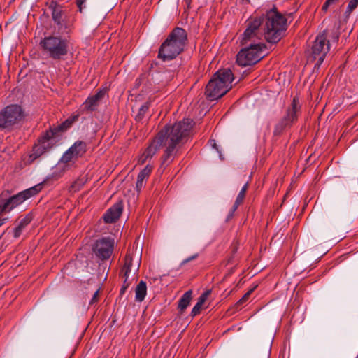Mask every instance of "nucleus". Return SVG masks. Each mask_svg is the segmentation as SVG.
<instances>
[{
	"instance_id": "6ab92c4d",
	"label": "nucleus",
	"mask_w": 358,
	"mask_h": 358,
	"mask_svg": "<svg viewBox=\"0 0 358 358\" xmlns=\"http://www.w3.org/2000/svg\"><path fill=\"white\" fill-rule=\"evenodd\" d=\"M32 215L27 214L24 217L22 218L17 224V226L13 230V236L15 238H17L22 234L24 229L31 222Z\"/></svg>"
},
{
	"instance_id": "dca6fc26",
	"label": "nucleus",
	"mask_w": 358,
	"mask_h": 358,
	"mask_svg": "<svg viewBox=\"0 0 358 358\" xmlns=\"http://www.w3.org/2000/svg\"><path fill=\"white\" fill-rule=\"evenodd\" d=\"M105 93V90H99L94 95L88 97L84 103L85 109L91 112L94 111L104 96Z\"/></svg>"
},
{
	"instance_id": "aec40b11",
	"label": "nucleus",
	"mask_w": 358,
	"mask_h": 358,
	"mask_svg": "<svg viewBox=\"0 0 358 358\" xmlns=\"http://www.w3.org/2000/svg\"><path fill=\"white\" fill-rule=\"evenodd\" d=\"M69 149L74 154V156L78 159L82 157L87 151V143L82 141H76Z\"/></svg>"
},
{
	"instance_id": "2eb2a0df",
	"label": "nucleus",
	"mask_w": 358,
	"mask_h": 358,
	"mask_svg": "<svg viewBox=\"0 0 358 358\" xmlns=\"http://www.w3.org/2000/svg\"><path fill=\"white\" fill-rule=\"evenodd\" d=\"M123 202L119 201L110 207L103 215V220L106 223H113L120 217L123 210Z\"/></svg>"
},
{
	"instance_id": "6e6552de",
	"label": "nucleus",
	"mask_w": 358,
	"mask_h": 358,
	"mask_svg": "<svg viewBox=\"0 0 358 358\" xmlns=\"http://www.w3.org/2000/svg\"><path fill=\"white\" fill-rule=\"evenodd\" d=\"M264 20L261 16L250 17L245 22V30L242 34L241 43L247 45L249 42H262L264 39Z\"/></svg>"
},
{
	"instance_id": "c85d7f7f",
	"label": "nucleus",
	"mask_w": 358,
	"mask_h": 358,
	"mask_svg": "<svg viewBox=\"0 0 358 358\" xmlns=\"http://www.w3.org/2000/svg\"><path fill=\"white\" fill-rule=\"evenodd\" d=\"M255 288H252L251 289H250L249 291H248L243 296V297L239 299L238 301V302L236 303V306H241L242 304H243L249 298V296H250V294L253 292Z\"/></svg>"
},
{
	"instance_id": "0eeeda50",
	"label": "nucleus",
	"mask_w": 358,
	"mask_h": 358,
	"mask_svg": "<svg viewBox=\"0 0 358 358\" xmlns=\"http://www.w3.org/2000/svg\"><path fill=\"white\" fill-rule=\"evenodd\" d=\"M24 117V113L18 104H10L0 111V130L11 131Z\"/></svg>"
},
{
	"instance_id": "a878e982",
	"label": "nucleus",
	"mask_w": 358,
	"mask_h": 358,
	"mask_svg": "<svg viewBox=\"0 0 358 358\" xmlns=\"http://www.w3.org/2000/svg\"><path fill=\"white\" fill-rule=\"evenodd\" d=\"M237 250H238V245H237V243L233 244V245L231 247V255H230V257L227 259V263L228 264H234V263H236V254L237 252Z\"/></svg>"
},
{
	"instance_id": "9d476101",
	"label": "nucleus",
	"mask_w": 358,
	"mask_h": 358,
	"mask_svg": "<svg viewBox=\"0 0 358 358\" xmlns=\"http://www.w3.org/2000/svg\"><path fill=\"white\" fill-rule=\"evenodd\" d=\"M49 8L51 10L52 19L57 27L58 33H69L73 28L74 17L54 1L51 2Z\"/></svg>"
},
{
	"instance_id": "423d86ee",
	"label": "nucleus",
	"mask_w": 358,
	"mask_h": 358,
	"mask_svg": "<svg viewBox=\"0 0 358 358\" xmlns=\"http://www.w3.org/2000/svg\"><path fill=\"white\" fill-rule=\"evenodd\" d=\"M49 178H50L48 177L43 182L15 195L9 196L8 192H2L0 194V215L10 212L27 199L37 194L41 191L43 185L47 182Z\"/></svg>"
},
{
	"instance_id": "b1692460",
	"label": "nucleus",
	"mask_w": 358,
	"mask_h": 358,
	"mask_svg": "<svg viewBox=\"0 0 358 358\" xmlns=\"http://www.w3.org/2000/svg\"><path fill=\"white\" fill-rule=\"evenodd\" d=\"M150 102L146 101L140 107V108L138 109V112L135 117V120L136 121L140 122L144 118L145 113L148 112L150 108Z\"/></svg>"
},
{
	"instance_id": "39448f33",
	"label": "nucleus",
	"mask_w": 358,
	"mask_h": 358,
	"mask_svg": "<svg viewBox=\"0 0 358 358\" xmlns=\"http://www.w3.org/2000/svg\"><path fill=\"white\" fill-rule=\"evenodd\" d=\"M234 75L229 69L217 71L206 87L205 94L210 100H216L224 96L231 88Z\"/></svg>"
},
{
	"instance_id": "393cba45",
	"label": "nucleus",
	"mask_w": 358,
	"mask_h": 358,
	"mask_svg": "<svg viewBox=\"0 0 358 358\" xmlns=\"http://www.w3.org/2000/svg\"><path fill=\"white\" fill-rule=\"evenodd\" d=\"M77 158L74 156V154L72 151L69 148L62 156L59 164H68L72 162L73 159H76Z\"/></svg>"
},
{
	"instance_id": "2f4dec72",
	"label": "nucleus",
	"mask_w": 358,
	"mask_h": 358,
	"mask_svg": "<svg viewBox=\"0 0 358 358\" xmlns=\"http://www.w3.org/2000/svg\"><path fill=\"white\" fill-rule=\"evenodd\" d=\"M201 308L202 306L196 303L192 310L191 315L192 317L197 315L200 313Z\"/></svg>"
},
{
	"instance_id": "58836bf2",
	"label": "nucleus",
	"mask_w": 358,
	"mask_h": 358,
	"mask_svg": "<svg viewBox=\"0 0 358 358\" xmlns=\"http://www.w3.org/2000/svg\"><path fill=\"white\" fill-rule=\"evenodd\" d=\"M248 188V182H247L241 188V191L244 192L246 193V191Z\"/></svg>"
},
{
	"instance_id": "4be33fe9",
	"label": "nucleus",
	"mask_w": 358,
	"mask_h": 358,
	"mask_svg": "<svg viewBox=\"0 0 358 358\" xmlns=\"http://www.w3.org/2000/svg\"><path fill=\"white\" fill-rule=\"evenodd\" d=\"M135 293L136 301L141 302L144 300L147 294V285L144 281L141 280L139 282L136 287Z\"/></svg>"
},
{
	"instance_id": "bb28decb",
	"label": "nucleus",
	"mask_w": 358,
	"mask_h": 358,
	"mask_svg": "<svg viewBox=\"0 0 358 358\" xmlns=\"http://www.w3.org/2000/svg\"><path fill=\"white\" fill-rule=\"evenodd\" d=\"M245 196V192L240 191L236 201L234 203V210H236L238 207L243 203Z\"/></svg>"
},
{
	"instance_id": "5701e85b",
	"label": "nucleus",
	"mask_w": 358,
	"mask_h": 358,
	"mask_svg": "<svg viewBox=\"0 0 358 358\" xmlns=\"http://www.w3.org/2000/svg\"><path fill=\"white\" fill-rule=\"evenodd\" d=\"M192 291L188 290L186 292L178 301V308L181 312H183L189 305L192 300Z\"/></svg>"
},
{
	"instance_id": "ea45409f",
	"label": "nucleus",
	"mask_w": 358,
	"mask_h": 358,
	"mask_svg": "<svg viewBox=\"0 0 358 358\" xmlns=\"http://www.w3.org/2000/svg\"><path fill=\"white\" fill-rule=\"evenodd\" d=\"M6 220H7V218H1L0 219V227L2 226L5 223Z\"/></svg>"
},
{
	"instance_id": "1a4fd4ad",
	"label": "nucleus",
	"mask_w": 358,
	"mask_h": 358,
	"mask_svg": "<svg viewBox=\"0 0 358 358\" xmlns=\"http://www.w3.org/2000/svg\"><path fill=\"white\" fill-rule=\"evenodd\" d=\"M242 48L236 56V62L242 66H251L257 63L264 57L262 50L266 45L262 42H249Z\"/></svg>"
},
{
	"instance_id": "72a5a7b5",
	"label": "nucleus",
	"mask_w": 358,
	"mask_h": 358,
	"mask_svg": "<svg viewBox=\"0 0 358 358\" xmlns=\"http://www.w3.org/2000/svg\"><path fill=\"white\" fill-rule=\"evenodd\" d=\"M99 289H98L94 294L91 301H90V305H92L94 304V303L97 302L98 301V299H99Z\"/></svg>"
},
{
	"instance_id": "7ed1b4c3",
	"label": "nucleus",
	"mask_w": 358,
	"mask_h": 358,
	"mask_svg": "<svg viewBox=\"0 0 358 358\" xmlns=\"http://www.w3.org/2000/svg\"><path fill=\"white\" fill-rule=\"evenodd\" d=\"M187 42V34L180 27H176L161 44L157 57L163 62L175 59L185 49Z\"/></svg>"
},
{
	"instance_id": "4468645a",
	"label": "nucleus",
	"mask_w": 358,
	"mask_h": 358,
	"mask_svg": "<svg viewBox=\"0 0 358 358\" xmlns=\"http://www.w3.org/2000/svg\"><path fill=\"white\" fill-rule=\"evenodd\" d=\"M115 240L111 237H102L96 241L93 246V252L101 260H108L113 255Z\"/></svg>"
},
{
	"instance_id": "ddd939ff",
	"label": "nucleus",
	"mask_w": 358,
	"mask_h": 358,
	"mask_svg": "<svg viewBox=\"0 0 358 358\" xmlns=\"http://www.w3.org/2000/svg\"><path fill=\"white\" fill-rule=\"evenodd\" d=\"M301 105L297 97H294L291 106L287 108L285 115L275 125L273 134L278 136L287 128L289 127L298 118V113Z\"/></svg>"
},
{
	"instance_id": "f8f14e48",
	"label": "nucleus",
	"mask_w": 358,
	"mask_h": 358,
	"mask_svg": "<svg viewBox=\"0 0 358 358\" xmlns=\"http://www.w3.org/2000/svg\"><path fill=\"white\" fill-rule=\"evenodd\" d=\"M329 41H327V30L319 34L313 42L309 59L315 61V67L319 68L329 51Z\"/></svg>"
},
{
	"instance_id": "7c9ffc66",
	"label": "nucleus",
	"mask_w": 358,
	"mask_h": 358,
	"mask_svg": "<svg viewBox=\"0 0 358 358\" xmlns=\"http://www.w3.org/2000/svg\"><path fill=\"white\" fill-rule=\"evenodd\" d=\"M358 5V0H351L347 8V11L350 13L352 12L355 8H357Z\"/></svg>"
},
{
	"instance_id": "f3484780",
	"label": "nucleus",
	"mask_w": 358,
	"mask_h": 358,
	"mask_svg": "<svg viewBox=\"0 0 358 358\" xmlns=\"http://www.w3.org/2000/svg\"><path fill=\"white\" fill-rule=\"evenodd\" d=\"M76 117H73L72 118H68L64 122L61 123L57 127H50V129L52 131L53 133H55V135L59 138L61 140V133L66 131L68 130L75 122Z\"/></svg>"
},
{
	"instance_id": "cd10ccee",
	"label": "nucleus",
	"mask_w": 358,
	"mask_h": 358,
	"mask_svg": "<svg viewBox=\"0 0 358 358\" xmlns=\"http://www.w3.org/2000/svg\"><path fill=\"white\" fill-rule=\"evenodd\" d=\"M211 294V290L208 289L205 291L198 299L197 303L203 306L205 301L207 300L209 295Z\"/></svg>"
},
{
	"instance_id": "412c9836",
	"label": "nucleus",
	"mask_w": 358,
	"mask_h": 358,
	"mask_svg": "<svg viewBox=\"0 0 358 358\" xmlns=\"http://www.w3.org/2000/svg\"><path fill=\"white\" fill-rule=\"evenodd\" d=\"M133 259L130 254H127L124 257V264L122 268L121 274L124 278V283L127 281L129 273L131 272V267L132 266Z\"/></svg>"
},
{
	"instance_id": "20e7f679",
	"label": "nucleus",
	"mask_w": 358,
	"mask_h": 358,
	"mask_svg": "<svg viewBox=\"0 0 358 358\" xmlns=\"http://www.w3.org/2000/svg\"><path fill=\"white\" fill-rule=\"evenodd\" d=\"M39 45L43 55L56 62L64 60L69 52L70 41L66 36L51 34L41 40Z\"/></svg>"
},
{
	"instance_id": "473e14b6",
	"label": "nucleus",
	"mask_w": 358,
	"mask_h": 358,
	"mask_svg": "<svg viewBox=\"0 0 358 358\" xmlns=\"http://www.w3.org/2000/svg\"><path fill=\"white\" fill-rule=\"evenodd\" d=\"M86 0H76V4L80 13L83 12V8H85Z\"/></svg>"
},
{
	"instance_id": "a19ab883",
	"label": "nucleus",
	"mask_w": 358,
	"mask_h": 358,
	"mask_svg": "<svg viewBox=\"0 0 358 358\" xmlns=\"http://www.w3.org/2000/svg\"><path fill=\"white\" fill-rule=\"evenodd\" d=\"M248 2H250V0H247Z\"/></svg>"
},
{
	"instance_id": "f257e3e1",
	"label": "nucleus",
	"mask_w": 358,
	"mask_h": 358,
	"mask_svg": "<svg viewBox=\"0 0 358 358\" xmlns=\"http://www.w3.org/2000/svg\"><path fill=\"white\" fill-rule=\"evenodd\" d=\"M193 124L192 120L186 118L161 130L139 158V163L143 164L152 157L164 144L166 149L162 157V164L169 165L173 161L183 141L190 135Z\"/></svg>"
},
{
	"instance_id": "e433bc0d",
	"label": "nucleus",
	"mask_w": 358,
	"mask_h": 358,
	"mask_svg": "<svg viewBox=\"0 0 358 358\" xmlns=\"http://www.w3.org/2000/svg\"><path fill=\"white\" fill-rule=\"evenodd\" d=\"M339 38V33L338 31H335L332 35L331 41L334 42H337Z\"/></svg>"
},
{
	"instance_id": "a211bd4d",
	"label": "nucleus",
	"mask_w": 358,
	"mask_h": 358,
	"mask_svg": "<svg viewBox=\"0 0 358 358\" xmlns=\"http://www.w3.org/2000/svg\"><path fill=\"white\" fill-rule=\"evenodd\" d=\"M152 171V166L147 165L142 171H140L137 176L136 183V189L137 192H140L145 185V180L147 179Z\"/></svg>"
},
{
	"instance_id": "c756f323",
	"label": "nucleus",
	"mask_w": 358,
	"mask_h": 358,
	"mask_svg": "<svg viewBox=\"0 0 358 358\" xmlns=\"http://www.w3.org/2000/svg\"><path fill=\"white\" fill-rule=\"evenodd\" d=\"M339 0H327L322 7V10L327 12L329 7L338 2Z\"/></svg>"
},
{
	"instance_id": "9b49d317",
	"label": "nucleus",
	"mask_w": 358,
	"mask_h": 358,
	"mask_svg": "<svg viewBox=\"0 0 358 358\" xmlns=\"http://www.w3.org/2000/svg\"><path fill=\"white\" fill-rule=\"evenodd\" d=\"M59 141V138L52 130L49 129L45 131L38 138L37 143L34 144L32 152L29 155V163H32L34 160L49 152Z\"/></svg>"
},
{
	"instance_id": "c9c22d12",
	"label": "nucleus",
	"mask_w": 358,
	"mask_h": 358,
	"mask_svg": "<svg viewBox=\"0 0 358 358\" xmlns=\"http://www.w3.org/2000/svg\"><path fill=\"white\" fill-rule=\"evenodd\" d=\"M129 283H127V282L125 283L124 282V285L122 287V288L120 289V292L121 295H122L125 292L126 289L129 287Z\"/></svg>"
},
{
	"instance_id": "f704fd0d",
	"label": "nucleus",
	"mask_w": 358,
	"mask_h": 358,
	"mask_svg": "<svg viewBox=\"0 0 358 358\" xmlns=\"http://www.w3.org/2000/svg\"><path fill=\"white\" fill-rule=\"evenodd\" d=\"M197 257H198V255H197V254H195V255H192V256H191V257H188V258H187V259H184V260L182 261V264H186V263H187V262H190V261H192V260H194V259H195Z\"/></svg>"
},
{
	"instance_id": "4c0bfd02",
	"label": "nucleus",
	"mask_w": 358,
	"mask_h": 358,
	"mask_svg": "<svg viewBox=\"0 0 358 358\" xmlns=\"http://www.w3.org/2000/svg\"><path fill=\"white\" fill-rule=\"evenodd\" d=\"M236 210H234V206H232L231 209L230 210V211L229 212V214L227 215V220H229L231 218L233 217L234 216V213Z\"/></svg>"
},
{
	"instance_id": "f03ea898",
	"label": "nucleus",
	"mask_w": 358,
	"mask_h": 358,
	"mask_svg": "<svg viewBox=\"0 0 358 358\" xmlns=\"http://www.w3.org/2000/svg\"><path fill=\"white\" fill-rule=\"evenodd\" d=\"M264 20V40L271 43H278L285 36L287 29V19L275 7L262 15Z\"/></svg>"
}]
</instances>
